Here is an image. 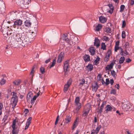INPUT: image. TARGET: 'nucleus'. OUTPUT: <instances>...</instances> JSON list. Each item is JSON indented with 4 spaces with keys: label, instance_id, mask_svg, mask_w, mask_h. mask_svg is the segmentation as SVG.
I'll list each match as a JSON object with an SVG mask.
<instances>
[{
    "label": "nucleus",
    "instance_id": "obj_36",
    "mask_svg": "<svg viewBox=\"0 0 134 134\" xmlns=\"http://www.w3.org/2000/svg\"><path fill=\"white\" fill-rule=\"evenodd\" d=\"M102 40L103 41H105L107 42L109 41L110 40V39L108 37H107L106 36H104L103 37Z\"/></svg>",
    "mask_w": 134,
    "mask_h": 134
},
{
    "label": "nucleus",
    "instance_id": "obj_9",
    "mask_svg": "<svg viewBox=\"0 0 134 134\" xmlns=\"http://www.w3.org/2000/svg\"><path fill=\"white\" fill-rule=\"evenodd\" d=\"M69 60H67L64 62V69L65 72V74H68V69L69 67Z\"/></svg>",
    "mask_w": 134,
    "mask_h": 134
},
{
    "label": "nucleus",
    "instance_id": "obj_59",
    "mask_svg": "<svg viewBox=\"0 0 134 134\" xmlns=\"http://www.w3.org/2000/svg\"><path fill=\"white\" fill-rule=\"evenodd\" d=\"M131 5H133L134 4V0H131L130 3Z\"/></svg>",
    "mask_w": 134,
    "mask_h": 134
},
{
    "label": "nucleus",
    "instance_id": "obj_18",
    "mask_svg": "<svg viewBox=\"0 0 134 134\" xmlns=\"http://www.w3.org/2000/svg\"><path fill=\"white\" fill-rule=\"evenodd\" d=\"M108 6L109 7V9L108 10V12L110 14L112 13L114 10V7L113 4H109L108 5Z\"/></svg>",
    "mask_w": 134,
    "mask_h": 134
},
{
    "label": "nucleus",
    "instance_id": "obj_40",
    "mask_svg": "<svg viewBox=\"0 0 134 134\" xmlns=\"http://www.w3.org/2000/svg\"><path fill=\"white\" fill-rule=\"evenodd\" d=\"M35 68V67H33L32 68V70L31 72L30 73V75H31V76L32 77H33L34 76V72L35 71H34V69Z\"/></svg>",
    "mask_w": 134,
    "mask_h": 134
},
{
    "label": "nucleus",
    "instance_id": "obj_41",
    "mask_svg": "<svg viewBox=\"0 0 134 134\" xmlns=\"http://www.w3.org/2000/svg\"><path fill=\"white\" fill-rule=\"evenodd\" d=\"M125 8V6L124 5H121L120 7V12H122L123 11Z\"/></svg>",
    "mask_w": 134,
    "mask_h": 134
},
{
    "label": "nucleus",
    "instance_id": "obj_7",
    "mask_svg": "<svg viewBox=\"0 0 134 134\" xmlns=\"http://www.w3.org/2000/svg\"><path fill=\"white\" fill-rule=\"evenodd\" d=\"M16 121L15 120H14L12 125L13 130L12 131V134H18L19 130L17 129V127L16 125Z\"/></svg>",
    "mask_w": 134,
    "mask_h": 134
},
{
    "label": "nucleus",
    "instance_id": "obj_52",
    "mask_svg": "<svg viewBox=\"0 0 134 134\" xmlns=\"http://www.w3.org/2000/svg\"><path fill=\"white\" fill-rule=\"evenodd\" d=\"M59 121V116L58 115L56 118V120L55 123V125H56L58 123V122Z\"/></svg>",
    "mask_w": 134,
    "mask_h": 134
},
{
    "label": "nucleus",
    "instance_id": "obj_46",
    "mask_svg": "<svg viewBox=\"0 0 134 134\" xmlns=\"http://www.w3.org/2000/svg\"><path fill=\"white\" fill-rule=\"evenodd\" d=\"M40 70L42 74H43L45 72L44 69L43 67H41L40 68Z\"/></svg>",
    "mask_w": 134,
    "mask_h": 134
},
{
    "label": "nucleus",
    "instance_id": "obj_43",
    "mask_svg": "<svg viewBox=\"0 0 134 134\" xmlns=\"http://www.w3.org/2000/svg\"><path fill=\"white\" fill-rule=\"evenodd\" d=\"M106 46L104 43H102L101 44V48L104 50L106 49Z\"/></svg>",
    "mask_w": 134,
    "mask_h": 134
},
{
    "label": "nucleus",
    "instance_id": "obj_64",
    "mask_svg": "<svg viewBox=\"0 0 134 134\" xmlns=\"http://www.w3.org/2000/svg\"><path fill=\"white\" fill-rule=\"evenodd\" d=\"M22 91H23L22 90ZM18 92H19V93H20V92L21 93L22 91H21V89H18Z\"/></svg>",
    "mask_w": 134,
    "mask_h": 134
},
{
    "label": "nucleus",
    "instance_id": "obj_62",
    "mask_svg": "<svg viewBox=\"0 0 134 134\" xmlns=\"http://www.w3.org/2000/svg\"><path fill=\"white\" fill-rule=\"evenodd\" d=\"M110 82L111 85H112L114 83V81L113 80L111 79Z\"/></svg>",
    "mask_w": 134,
    "mask_h": 134
},
{
    "label": "nucleus",
    "instance_id": "obj_31",
    "mask_svg": "<svg viewBox=\"0 0 134 134\" xmlns=\"http://www.w3.org/2000/svg\"><path fill=\"white\" fill-rule=\"evenodd\" d=\"M25 25L27 27L30 26L31 25V23L30 20H26L25 22Z\"/></svg>",
    "mask_w": 134,
    "mask_h": 134
},
{
    "label": "nucleus",
    "instance_id": "obj_42",
    "mask_svg": "<svg viewBox=\"0 0 134 134\" xmlns=\"http://www.w3.org/2000/svg\"><path fill=\"white\" fill-rule=\"evenodd\" d=\"M111 54V51L110 50H108L106 54V57H108L109 58L110 57V55Z\"/></svg>",
    "mask_w": 134,
    "mask_h": 134
},
{
    "label": "nucleus",
    "instance_id": "obj_58",
    "mask_svg": "<svg viewBox=\"0 0 134 134\" xmlns=\"http://www.w3.org/2000/svg\"><path fill=\"white\" fill-rule=\"evenodd\" d=\"M129 43L128 42H126L125 43V47H127L129 45Z\"/></svg>",
    "mask_w": 134,
    "mask_h": 134
},
{
    "label": "nucleus",
    "instance_id": "obj_47",
    "mask_svg": "<svg viewBox=\"0 0 134 134\" xmlns=\"http://www.w3.org/2000/svg\"><path fill=\"white\" fill-rule=\"evenodd\" d=\"M126 37L125 32V31H122V38H125Z\"/></svg>",
    "mask_w": 134,
    "mask_h": 134
},
{
    "label": "nucleus",
    "instance_id": "obj_56",
    "mask_svg": "<svg viewBox=\"0 0 134 134\" xmlns=\"http://www.w3.org/2000/svg\"><path fill=\"white\" fill-rule=\"evenodd\" d=\"M103 107H100V109L99 110L98 112L100 113H101L103 109Z\"/></svg>",
    "mask_w": 134,
    "mask_h": 134
},
{
    "label": "nucleus",
    "instance_id": "obj_27",
    "mask_svg": "<svg viewBox=\"0 0 134 134\" xmlns=\"http://www.w3.org/2000/svg\"><path fill=\"white\" fill-rule=\"evenodd\" d=\"M87 70L90 71L92 70L93 68V65L91 64H89L86 66Z\"/></svg>",
    "mask_w": 134,
    "mask_h": 134
},
{
    "label": "nucleus",
    "instance_id": "obj_23",
    "mask_svg": "<svg viewBox=\"0 0 134 134\" xmlns=\"http://www.w3.org/2000/svg\"><path fill=\"white\" fill-rule=\"evenodd\" d=\"M129 53L126 50L124 51H123L122 49L121 48V51L120 52V54L122 56H125L128 55Z\"/></svg>",
    "mask_w": 134,
    "mask_h": 134
},
{
    "label": "nucleus",
    "instance_id": "obj_44",
    "mask_svg": "<svg viewBox=\"0 0 134 134\" xmlns=\"http://www.w3.org/2000/svg\"><path fill=\"white\" fill-rule=\"evenodd\" d=\"M111 74L114 77H116V72L114 70H112L111 71Z\"/></svg>",
    "mask_w": 134,
    "mask_h": 134
},
{
    "label": "nucleus",
    "instance_id": "obj_54",
    "mask_svg": "<svg viewBox=\"0 0 134 134\" xmlns=\"http://www.w3.org/2000/svg\"><path fill=\"white\" fill-rule=\"evenodd\" d=\"M131 61V59L130 58H129L126 59V62L127 63H129Z\"/></svg>",
    "mask_w": 134,
    "mask_h": 134
},
{
    "label": "nucleus",
    "instance_id": "obj_21",
    "mask_svg": "<svg viewBox=\"0 0 134 134\" xmlns=\"http://www.w3.org/2000/svg\"><path fill=\"white\" fill-rule=\"evenodd\" d=\"M114 65V63H112L108 65L105 68V70H109L112 69Z\"/></svg>",
    "mask_w": 134,
    "mask_h": 134
},
{
    "label": "nucleus",
    "instance_id": "obj_60",
    "mask_svg": "<svg viewBox=\"0 0 134 134\" xmlns=\"http://www.w3.org/2000/svg\"><path fill=\"white\" fill-rule=\"evenodd\" d=\"M108 57H106H106L104 59V60L105 62H107L108 60Z\"/></svg>",
    "mask_w": 134,
    "mask_h": 134
},
{
    "label": "nucleus",
    "instance_id": "obj_34",
    "mask_svg": "<svg viewBox=\"0 0 134 134\" xmlns=\"http://www.w3.org/2000/svg\"><path fill=\"white\" fill-rule=\"evenodd\" d=\"M77 125V119H76L74 121V123L73 125L72 126V129H74V128H75L76 126Z\"/></svg>",
    "mask_w": 134,
    "mask_h": 134
},
{
    "label": "nucleus",
    "instance_id": "obj_55",
    "mask_svg": "<svg viewBox=\"0 0 134 134\" xmlns=\"http://www.w3.org/2000/svg\"><path fill=\"white\" fill-rule=\"evenodd\" d=\"M126 25V23L125 21L124 20L122 22V27H124Z\"/></svg>",
    "mask_w": 134,
    "mask_h": 134
},
{
    "label": "nucleus",
    "instance_id": "obj_8",
    "mask_svg": "<svg viewBox=\"0 0 134 134\" xmlns=\"http://www.w3.org/2000/svg\"><path fill=\"white\" fill-rule=\"evenodd\" d=\"M78 39L75 36L72 35L71 36V38L69 39V43L70 45H74L76 42H78Z\"/></svg>",
    "mask_w": 134,
    "mask_h": 134
},
{
    "label": "nucleus",
    "instance_id": "obj_10",
    "mask_svg": "<svg viewBox=\"0 0 134 134\" xmlns=\"http://www.w3.org/2000/svg\"><path fill=\"white\" fill-rule=\"evenodd\" d=\"M71 81L70 79L69 80L66 84L64 85L63 89V91L64 92H66L68 91V88L71 85Z\"/></svg>",
    "mask_w": 134,
    "mask_h": 134
},
{
    "label": "nucleus",
    "instance_id": "obj_17",
    "mask_svg": "<svg viewBox=\"0 0 134 134\" xmlns=\"http://www.w3.org/2000/svg\"><path fill=\"white\" fill-rule=\"evenodd\" d=\"M32 119L31 117L27 119L26 124V126L25 130L27 129L29 127L30 124L31 123V120Z\"/></svg>",
    "mask_w": 134,
    "mask_h": 134
},
{
    "label": "nucleus",
    "instance_id": "obj_61",
    "mask_svg": "<svg viewBox=\"0 0 134 134\" xmlns=\"http://www.w3.org/2000/svg\"><path fill=\"white\" fill-rule=\"evenodd\" d=\"M25 112L26 114H27L29 112V110L27 109H25Z\"/></svg>",
    "mask_w": 134,
    "mask_h": 134
},
{
    "label": "nucleus",
    "instance_id": "obj_20",
    "mask_svg": "<svg viewBox=\"0 0 134 134\" xmlns=\"http://www.w3.org/2000/svg\"><path fill=\"white\" fill-rule=\"evenodd\" d=\"M91 107V105L90 104H87L84 107V110L89 111Z\"/></svg>",
    "mask_w": 134,
    "mask_h": 134
},
{
    "label": "nucleus",
    "instance_id": "obj_51",
    "mask_svg": "<svg viewBox=\"0 0 134 134\" xmlns=\"http://www.w3.org/2000/svg\"><path fill=\"white\" fill-rule=\"evenodd\" d=\"M97 79L98 80L100 81L102 80L101 75L99 74L97 76Z\"/></svg>",
    "mask_w": 134,
    "mask_h": 134
},
{
    "label": "nucleus",
    "instance_id": "obj_57",
    "mask_svg": "<svg viewBox=\"0 0 134 134\" xmlns=\"http://www.w3.org/2000/svg\"><path fill=\"white\" fill-rule=\"evenodd\" d=\"M106 104V102L105 101H104L102 103V105H101V107H103L104 105Z\"/></svg>",
    "mask_w": 134,
    "mask_h": 134
},
{
    "label": "nucleus",
    "instance_id": "obj_33",
    "mask_svg": "<svg viewBox=\"0 0 134 134\" xmlns=\"http://www.w3.org/2000/svg\"><path fill=\"white\" fill-rule=\"evenodd\" d=\"M102 28V26L101 24H98V25L96 27V31H99Z\"/></svg>",
    "mask_w": 134,
    "mask_h": 134
},
{
    "label": "nucleus",
    "instance_id": "obj_4",
    "mask_svg": "<svg viewBox=\"0 0 134 134\" xmlns=\"http://www.w3.org/2000/svg\"><path fill=\"white\" fill-rule=\"evenodd\" d=\"M22 42L21 47H24L27 46L31 42L29 40V37L27 35H24L21 37Z\"/></svg>",
    "mask_w": 134,
    "mask_h": 134
},
{
    "label": "nucleus",
    "instance_id": "obj_2",
    "mask_svg": "<svg viewBox=\"0 0 134 134\" xmlns=\"http://www.w3.org/2000/svg\"><path fill=\"white\" fill-rule=\"evenodd\" d=\"M40 94V93L38 92L36 95L33 97V94L31 93H28L27 96V102L29 103L30 102L32 105H33L34 103L36 98L39 96Z\"/></svg>",
    "mask_w": 134,
    "mask_h": 134
},
{
    "label": "nucleus",
    "instance_id": "obj_5",
    "mask_svg": "<svg viewBox=\"0 0 134 134\" xmlns=\"http://www.w3.org/2000/svg\"><path fill=\"white\" fill-rule=\"evenodd\" d=\"M80 98L79 97H77L76 98L75 103L76 106V112L78 113V111L80 109L81 107V104L79 102Z\"/></svg>",
    "mask_w": 134,
    "mask_h": 134
},
{
    "label": "nucleus",
    "instance_id": "obj_29",
    "mask_svg": "<svg viewBox=\"0 0 134 134\" xmlns=\"http://www.w3.org/2000/svg\"><path fill=\"white\" fill-rule=\"evenodd\" d=\"M105 108L106 111H109L111 110L112 108L110 105H108L106 106Z\"/></svg>",
    "mask_w": 134,
    "mask_h": 134
},
{
    "label": "nucleus",
    "instance_id": "obj_32",
    "mask_svg": "<svg viewBox=\"0 0 134 134\" xmlns=\"http://www.w3.org/2000/svg\"><path fill=\"white\" fill-rule=\"evenodd\" d=\"M119 43L116 42L115 43V47L114 50L115 52H117L119 48Z\"/></svg>",
    "mask_w": 134,
    "mask_h": 134
},
{
    "label": "nucleus",
    "instance_id": "obj_16",
    "mask_svg": "<svg viewBox=\"0 0 134 134\" xmlns=\"http://www.w3.org/2000/svg\"><path fill=\"white\" fill-rule=\"evenodd\" d=\"M68 35L67 34H64L63 35L61 38V39L64 40L66 42L69 43L70 39L68 38Z\"/></svg>",
    "mask_w": 134,
    "mask_h": 134
},
{
    "label": "nucleus",
    "instance_id": "obj_6",
    "mask_svg": "<svg viewBox=\"0 0 134 134\" xmlns=\"http://www.w3.org/2000/svg\"><path fill=\"white\" fill-rule=\"evenodd\" d=\"M121 107L122 109L124 111H127L132 108V105L128 102L122 103Z\"/></svg>",
    "mask_w": 134,
    "mask_h": 134
},
{
    "label": "nucleus",
    "instance_id": "obj_22",
    "mask_svg": "<svg viewBox=\"0 0 134 134\" xmlns=\"http://www.w3.org/2000/svg\"><path fill=\"white\" fill-rule=\"evenodd\" d=\"M83 59L85 62H87L90 60V56L88 55H85L83 56Z\"/></svg>",
    "mask_w": 134,
    "mask_h": 134
},
{
    "label": "nucleus",
    "instance_id": "obj_38",
    "mask_svg": "<svg viewBox=\"0 0 134 134\" xmlns=\"http://www.w3.org/2000/svg\"><path fill=\"white\" fill-rule=\"evenodd\" d=\"M89 111L84 110L83 111V113L82 114V116H85L87 115L89 113Z\"/></svg>",
    "mask_w": 134,
    "mask_h": 134
},
{
    "label": "nucleus",
    "instance_id": "obj_48",
    "mask_svg": "<svg viewBox=\"0 0 134 134\" xmlns=\"http://www.w3.org/2000/svg\"><path fill=\"white\" fill-rule=\"evenodd\" d=\"M110 93L111 94H115L116 93V91L115 89H113L111 90L110 91Z\"/></svg>",
    "mask_w": 134,
    "mask_h": 134
},
{
    "label": "nucleus",
    "instance_id": "obj_13",
    "mask_svg": "<svg viewBox=\"0 0 134 134\" xmlns=\"http://www.w3.org/2000/svg\"><path fill=\"white\" fill-rule=\"evenodd\" d=\"M98 87V84L97 82H94L92 83V87L93 91H96L97 90Z\"/></svg>",
    "mask_w": 134,
    "mask_h": 134
},
{
    "label": "nucleus",
    "instance_id": "obj_19",
    "mask_svg": "<svg viewBox=\"0 0 134 134\" xmlns=\"http://www.w3.org/2000/svg\"><path fill=\"white\" fill-rule=\"evenodd\" d=\"M99 19L100 22L103 23H105L107 20V19L103 16H101L99 17Z\"/></svg>",
    "mask_w": 134,
    "mask_h": 134
},
{
    "label": "nucleus",
    "instance_id": "obj_12",
    "mask_svg": "<svg viewBox=\"0 0 134 134\" xmlns=\"http://www.w3.org/2000/svg\"><path fill=\"white\" fill-rule=\"evenodd\" d=\"M22 21L20 19L17 20L14 22L13 27L14 28H15L16 27L21 26L22 24Z\"/></svg>",
    "mask_w": 134,
    "mask_h": 134
},
{
    "label": "nucleus",
    "instance_id": "obj_45",
    "mask_svg": "<svg viewBox=\"0 0 134 134\" xmlns=\"http://www.w3.org/2000/svg\"><path fill=\"white\" fill-rule=\"evenodd\" d=\"M6 82V80L4 79H2L1 81L0 82L1 84V85H4V84Z\"/></svg>",
    "mask_w": 134,
    "mask_h": 134
},
{
    "label": "nucleus",
    "instance_id": "obj_3",
    "mask_svg": "<svg viewBox=\"0 0 134 134\" xmlns=\"http://www.w3.org/2000/svg\"><path fill=\"white\" fill-rule=\"evenodd\" d=\"M12 93L13 96L11 99V102L12 108H14L15 107L18 102V97L16 96V93L15 92H13Z\"/></svg>",
    "mask_w": 134,
    "mask_h": 134
},
{
    "label": "nucleus",
    "instance_id": "obj_50",
    "mask_svg": "<svg viewBox=\"0 0 134 134\" xmlns=\"http://www.w3.org/2000/svg\"><path fill=\"white\" fill-rule=\"evenodd\" d=\"M99 60V58H97L94 61V63L96 65H97L98 63V61Z\"/></svg>",
    "mask_w": 134,
    "mask_h": 134
},
{
    "label": "nucleus",
    "instance_id": "obj_26",
    "mask_svg": "<svg viewBox=\"0 0 134 134\" xmlns=\"http://www.w3.org/2000/svg\"><path fill=\"white\" fill-rule=\"evenodd\" d=\"M94 45L97 47H98L100 45L99 41L98 39H95V41L94 42Z\"/></svg>",
    "mask_w": 134,
    "mask_h": 134
},
{
    "label": "nucleus",
    "instance_id": "obj_11",
    "mask_svg": "<svg viewBox=\"0 0 134 134\" xmlns=\"http://www.w3.org/2000/svg\"><path fill=\"white\" fill-rule=\"evenodd\" d=\"M5 8V6L4 2L2 0H0V13L4 11Z\"/></svg>",
    "mask_w": 134,
    "mask_h": 134
},
{
    "label": "nucleus",
    "instance_id": "obj_15",
    "mask_svg": "<svg viewBox=\"0 0 134 134\" xmlns=\"http://www.w3.org/2000/svg\"><path fill=\"white\" fill-rule=\"evenodd\" d=\"M20 1V4L21 5L29 4L31 0H19Z\"/></svg>",
    "mask_w": 134,
    "mask_h": 134
},
{
    "label": "nucleus",
    "instance_id": "obj_35",
    "mask_svg": "<svg viewBox=\"0 0 134 134\" xmlns=\"http://www.w3.org/2000/svg\"><path fill=\"white\" fill-rule=\"evenodd\" d=\"M125 59V58L124 57H121L119 59V63L120 64L124 62Z\"/></svg>",
    "mask_w": 134,
    "mask_h": 134
},
{
    "label": "nucleus",
    "instance_id": "obj_63",
    "mask_svg": "<svg viewBox=\"0 0 134 134\" xmlns=\"http://www.w3.org/2000/svg\"><path fill=\"white\" fill-rule=\"evenodd\" d=\"M3 107V105L2 103H0V109L2 111V108Z\"/></svg>",
    "mask_w": 134,
    "mask_h": 134
},
{
    "label": "nucleus",
    "instance_id": "obj_14",
    "mask_svg": "<svg viewBox=\"0 0 134 134\" xmlns=\"http://www.w3.org/2000/svg\"><path fill=\"white\" fill-rule=\"evenodd\" d=\"M64 57V53L63 52H61L59 54L58 59L57 60L58 63H60L62 61L63 58Z\"/></svg>",
    "mask_w": 134,
    "mask_h": 134
},
{
    "label": "nucleus",
    "instance_id": "obj_53",
    "mask_svg": "<svg viewBox=\"0 0 134 134\" xmlns=\"http://www.w3.org/2000/svg\"><path fill=\"white\" fill-rule=\"evenodd\" d=\"M110 82L108 79H106L105 84L106 85H108L109 83Z\"/></svg>",
    "mask_w": 134,
    "mask_h": 134
},
{
    "label": "nucleus",
    "instance_id": "obj_1",
    "mask_svg": "<svg viewBox=\"0 0 134 134\" xmlns=\"http://www.w3.org/2000/svg\"><path fill=\"white\" fill-rule=\"evenodd\" d=\"M9 36L8 40V42L10 45L13 46H17L18 47H21L22 39L20 34H13L7 32V35Z\"/></svg>",
    "mask_w": 134,
    "mask_h": 134
},
{
    "label": "nucleus",
    "instance_id": "obj_37",
    "mask_svg": "<svg viewBox=\"0 0 134 134\" xmlns=\"http://www.w3.org/2000/svg\"><path fill=\"white\" fill-rule=\"evenodd\" d=\"M80 83L79 85L80 86H82L85 83V81L84 79H82L81 80H80Z\"/></svg>",
    "mask_w": 134,
    "mask_h": 134
},
{
    "label": "nucleus",
    "instance_id": "obj_30",
    "mask_svg": "<svg viewBox=\"0 0 134 134\" xmlns=\"http://www.w3.org/2000/svg\"><path fill=\"white\" fill-rule=\"evenodd\" d=\"M101 128V126L100 125H99L98 126L97 128H96V130H94V132L96 134H97L99 130Z\"/></svg>",
    "mask_w": 134,
    "mask_h": 134
},
{
    "label": "nucleus",
    "instance_id": "obj_28",
    "mask_svg": "<svg viewBox=\"0 0 134 134\" xmlns=\"http://www.w3.org/2000/svg\"><path fill=\"white\" fill-rule=\"evenodd\" d=\"M65 122L67 124L70 122L71 120V117L69 116H67L65 119Z\"/></svg>",
    "mask_w": 134,
    "mask_h": 134
},
{
    "label": "nucleus",
    "instance_id": "obj_25",
    "mask_svg": "<svg viewBox=\"0 0 134 134\" xmlns=\"http://www.w3.org/2000/svg\"><path fill=\"white\" fill-rule=\"evenodd\" d=\"M90 52L92 55H93L95 53V50L93 47H91L89 49Z\"/></svg>",
    "mask_w": 134,
    "mask_h": 134
},
{
    "label": "nucleus",
    "instance_id": "obj_49",
    "mask_svg": "<svg viewBox=\"0 0 134 134\" xmlns=\"http://www.w3.org/2000/svg\"><path fill=\"white\" fill-rule=\"evenodd\" d=\"M55 62H56V59H54L52 63V64L51 65V66L50 67V68H51V67H53L55 65Z\"/></svg>",
    "mask_w": 134,
    "mask_h": 134
},
{
    "label": "nucleus",
    "instance_id": "obj_39",
    "mask_svg": "<svg viewBox=\"0 0 134 134\" xmlns=\"http://www.w3.org/2000/svg\"><path fill=\"white\" fill-rule=\"evenodd\" d=\"M105 31L107 33H109L111 32V29L109 27H106L105 28Z\"/></svg>",
    "mask_w": 134,
    "mask_h": 134
},
{
    "label": "nucleus",
    "instance_id": "obj_24",
    "mask_svg": "<svg viewBox=\"0 0 134 134\" xmlns=\"http://www.w3.org/2000/svg\"><path fill=\"white\" fill-rule=\"evenodd\" d=\"M21 82L20 80H17L13 81V83L14 85L17 86L20 85Z\"/></svg>",
    "mask_w": 134,
    "mask_h": 134
}]
</instances>
